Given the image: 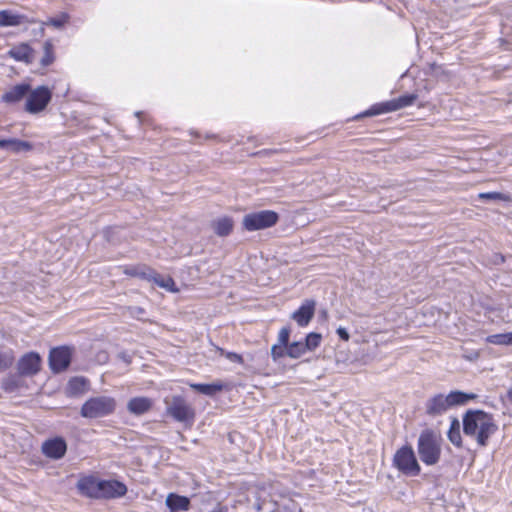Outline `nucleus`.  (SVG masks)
<instances>
[{
  "label": "nucleus",
  "instance_id": "nucleus-1",
  "mask_svg": "<svg viewBox=\"0 0 512 512\" xmlns=\"http://www.w3.org/2000/svg\"><path fill=\"white\" fill-rule=\"evenodd\" d=\"M462 422L464 434L474 438L480 447H486L489 438L498 430L493 415L483 410H467Z\"/></svg>",
  "mask_w": 512,
  "mask_h": 512
},
{
  "label": "nucleus",
  "instance_id": "nucleus-2",
  "mask_svg": "<svg viewBox=\"0 0 512 512\" xmlns=\"http://www.w3.org/2000/svg\"><path fill=\"white\" fill-rule=\"evenodd\" d=\"M477 398L474 393H466L460 390L451 391L444 395L437 393L429 397L424 404L425 415L435 419L444 415L449 409L467 404Z\"/></svg>",
  "mask_w": 512,
  "mask_h": 512
},
{
  "label": "nucleus",
  "instance_id": "nucleus-3",
  "mask_svg": "<svg viewBox=\"0 0 512 512\" xmlns=\"http://www.w3.org/2000/svg\"><path fill=\"white\" fill-rule=\"evenodd\" d=\"M443 439L432 429L421 431L417 440V452L420 460L428 465H436L441 458Z\"/></svg>",
  "mask_w": 512,
  "mask_h": 512
},
{
  "label": "nucleus",
  "instance_id": "nucleus-4",
  "mask_svg": "<svg viewBox=\"0 0 512 512\" xmlns=\"http://www.w3.org/2000/svg\"><path fill=\"white\" fill-rule=\"evenodd\" d=\"M123 273L130 277H136L141 280L152 282L158 287L164 288L170 292H177L178 289L175 287V282L170 276L163 277L156 270L146 264H137L131 266H125Z\"/></svg>",
  "mask_w": 512,
  "mask_h": 512
},
{
  "label": "nucleus",
  "instance_id": "nucleus-5",
  "mask_svg": "<svg viewBox=\"0 0 512 512\" xmlns=\"http://www.w3.org/2000/svg\"><path fill=\"white\" fill-rule=\"evenodd\" d=\"M116 409V401L109 396H97L88 399L81 407L80 414L84 418L95 419L108 416Z\"/></svg>",
  "mask_w": 512,
  "mask_h": 512
},
{
  "label": "nucleus",
  "instance_id": "nucleus-6",
  "mask_svg": "<svg viewBox=\"0 0 512 512\" xmlns=\"http://www.w3.org/2000/svg\"><path fill=\"white\" fill-rule=\"evenodd\" d=\"M166 414L177 422L192 423L195 419L194 408L181 395H173L164 399Z\"/></svg>",
  "mask_w": 512,
  "mask_h": 512
},
{
  "label": "nucleus",
  "instance_id": "nucleus-7",
  "mask_svg": "<svg viewBox=\"0 0 512 512\" xmlns=\"http://www.w3.org/2000/svg\"><path fill=\"white\" fill-rule=\"evenodd\" d=\"M393 465L406 476H418L421 472V467L410 445H404L396 451L393 457Z\"/></svg>",
  "mask_w": 512,
  "mask_h": 512
},
{
  "label": "nucleus",
  "instance_id": "nucleus-8",
  "mask_svg": "<svg viewBox=\"0 0 512 512\" xmlns=\"http://www.w3.org/2000/svg\"><path fill=\"white\" fill-rule=\"evenodd\" d=\"M279 220V215L272 210H261L244 215L243 228L247 231H257L270 228Z\"/></svg>",
  "mask_w": 512,
  "mask_h": 512
},
{
  "label": "nucleus",
  "instance_id": "nucleus-9",
  "mask_svg": "<svg viewBox=\"0 0 512 512\" xmlns=\"http://www.w3.org/2000/svg\"><path fill=\"white\" fill-rule=\"evenodd\" d=\"M52 93L46 86H39L34 90L30 89L26 97L25 110L31 114L43 111L49 104Z\"/></svg>",
  "mask_w": 512,
  "mask_h": 512
},
{
  "label": "nucleus",
  "instance_id": "nucleus-10",
  "mask_svg": "<svg viewBox=\"0 0 512 512\" xmlns=\"http://www.w3.org/2000/svg\"><path fill=\"white\" fill-rule=\"evenodd\" d=\"M416 94H406L398 98L372 106L365 115L373 116L393 112L412 105L417 100Z\"/></svg>",
  "mask_w": 512,
  "mask_h": 512
},
{
  "label": "nucleus",
  "instance_id": "nucleus-11",
  "mask_svg": "<svg viewBox=\"0 0 512 512\" xmlns=\"http://www.w3.org/2000/svg\"><path fill=\"white\" fill-rule=\"evenodd\" d=\"M71 363V351L67 347L53 348L49 353V366L54 373L66 370Z\"/></svg>",
  "mask_w": 512,
  "mask_h": 512
},
{
  "label": "nucleus",
  "instance_id": "nucleus-12",
  "mask_svg": "<svg viewBox=\"0 0 512 512\" xmlns=\"http://www.w3.org/2000/svg\"><path fill=\"white\" fill-rule=\"evenodd\" d=\"M41 358L35 352L24 354L17 363L18 373L21 376H34L40 371Z\"/></svg>",
  "mask_w": 512,
  "mask_h": 512
},
{
  "label": "nucleus",
  "instance_id": "nucleus-13",
  "mask_svg": "<svg viewBox=\"0 0 512 512\" xmlns=\"http://www.w3.org/2000/svg\"><path fill=\"white\" fill-rule=\"evenodd\" d=\"M316 301L313 299H305L301 306L293 312L291 318L300 327L307 326L313 319L315 314Z\"/></svg>",
  "mask_w": 512,
  "mask_h": 512
},
{
  "label": "nucleus",
  "instance_id": "nucleus-14",
  "mask_svg": "<svg viewBox=\"0 0 512 512\" xmlns=\"http://www.w3.org/2000/svg\"><path fill=\"white\" fill-rule=\"evenodd\" d=\"M100 486L99 498H117L127 493L126 485L117 480H101Z\"/></svg>",
  "mask_w": 512,
  "mask_h": 512
},
{
  "label": "nucleus",
  "instance_id": "nucleus-15",
  "mask_svg": "<svg viewBox=\"0 0 512 512\" xmlns=\"http://www.w3.org/2000/svg\"><path fill=\"white\" fill-rule=\"evenodd\" d=\"M67 450V444L63 438L56 437L46 440L42 445V452L49 458L60 459Z\"/></svg>",
  "mask_w": 512,
  "mask_h": 512
},
{
  "label": "nucleus",
  "instance_id": "nucleus-16",
  "mask_svg": "<svg viewBox=\"0 0 512 512\" xmlns=\"http://www.w3.org/2000/svg\"><path fill=\"white\" fill-rule=\"evenodd\" d=\"M8 55L16 61L31 64L35 60V50L28 43H20L13 46Z\"/></svg>",
  "mask_w": 512,
  "mask_h": 512
},
{
  "label": "nucleus",
  "instance_id": "nucleus-17",
  "mask_svg": "<svg viewBox=\"0 0 512 512\" xmlns=\"http://www.w3.org/2000/svg\"><path fill=\"white\" fill-rule=\"evenodd\" d=\"M29 92L30 85L26 83H21L13 86L11 89L6 91L2 95L1 99L5 103L15 104L20 102L22 99L26 98Z\"/></svg>",
  "mask_w": 512,
  "mask_h": 512
},
{
  "label": "nucleus",
  "instance_id": "nucleus-18",
  "mask_svg": "<svg viewBox=\"0 0 512 512\" xmlns=\"http://www.w3.org/2000/svg\"><path fill=\"white\" fill-rule=\"evenodd\" d=\"M37 21L34 19H29L27 16L23 14L13 13L10 10H2L0 11V26L8 27V26H19L26 23H36Z\"/></svg>",
  "mask_w": 512,
  "mask_h": 512
},
{
  "label": "nucleus",
  "instance_id": "nucleus-19",
  "mask_svg": "<svg viewBox=\"0 0 512 512\" xmlns=\"http://www.w3.org/2000/svg\"><path fill=\"white\" fill-rule=\"evenodd\" d=\"M153 406V401L148 397H134L127 403V410L136 416L147 413Z\"/></svg>",
  "mask_w": 512,
  "mask_h": 512
},
{
  "label": "nucleus",
  "instance_id": "nucleus-20",
  "mask_svg": "<svg viewBox=\"0 0 512 512\" xmlns=\"http://www.w3.org/2000/svg\"><path fill=\"white\" fill-rule=\"evenodd\" d=\"M100 481L94 477H86L78 481L77 487L82 494L91 498H99Z\"/></svg>",
  "mask_w": 512,
  "mask_h": 512
},
{
  "label": "nucleus",
  "instance_id": "nucleus-21",
  "mask_svg": "<svg viewBox=\"0 0 512 512\" xmlns=\"http://www.w3.org/2000/svg\"><path fill=\"white\" fill-rule=\"evenodd\" d=\"M166 506L170 512H182L190 509V499L186 496H181L175 493H170L166 497Z\"/></svg>",
  "mask_w": 512,
  "mask_h": 512
},
{
  "label": "nucleus",
  "instance_id": "nucleus-22",
  "mask_svg": "<svg viewBox=\"0 0 512 512\" xmlns=\"http://www.w3.org/2000/svg\"><path fill=\"white\" fill-rule=\"evenodd\" d=\"M0 148L6 149L13 153L27 152L31 151L33 145L28 141H23L19 139H3L0 140Z\"/></svg>",
  "mask_w": 512,
  "mask_h": 512
},
{
  "label": "nucleus",
  "instance_id": "nucleus-23",
  "mask_svg": "<svg viewBox=\"0 0 512 512\" xmlns=\"http://www.w3.org/2000/svg\"><path fill=\"white\" fill-rule=\"evenodd\" d=\"M89 389V381L84 377H73L67 384L68 396H79L84 394Z\"/></svg>",
  "mask_w": 512,
  "mask_h": 512
},
{
  "label": "nucleus",
  "instance_id": "nucleus-24",
  "mask_svg": "<svg viewBox=\"0 0 512 512\" xmlns=\"http://www.w3.org/2000/svg\"><path fill=\"white\" fill-rule=\"evenodd\" d=\"M212 226L218 236L225 237L232 232L234 222L230 217H222L215 220Z\"/></svg>",
  "mask_w": 512,
  "mask_h": 512
},
{
  "label": "nucleus",
  "instance_id": "nucleus-25",
  "mask_svg": "<svg viewBox=\"0 0 512 512\" xmlns=\"http://www.w3.org/2000/svg\"><path fill=\"white\" fill-rule=\"evenodd\" d=\"M449 441L456 447L462 446V437L460 433V422L457 418H453L447 433Z\"/></svg>",
  "mask_w": 512,
  "mask_h": 512
},
{
  "label": "nucleus",
  "instance_id": "nucleus-26",
  "mask_svg": "<svg viewBox=\"0 0 512 512\" xmlns=\"http://www.w3.org/2000/svg\"><path fill=\"white\" fill-rule=\"evenodd\" d=\"M190 386L195 391H197L201 394H204V395H208V396H213L214 394H216L217 392L222 390L221 384L194 383V384H191Z\"/></svg>",
  "mask_w": 512,
  "mask_h": 512
},
{
  "label": "nucleus",
  "instance_id": "nucleus-27",
  "mask_svg": "<svg viewBox=\"0 0 512 512\" xmlns=\"http://www.w3.org/2000/svg\"><path fill=\"white\" fill-rule=\"evenodd\" d=\"M43 57L40 60L42 67H47L54 62V46L51 40H46L43 44Z\"/></svg>",
  "mask_w": 512,
  "mask_h": 512
},
{
  "label": "nucleus",
  "instance_id": "nucleus-28",
  "mask_svg": "<svg viewBox=\"0 0 512 512\" xmlns=\"http://www.w3.org/2000/svg\"><path fill=\"white\" fill-rule=\"evenodd\" d=\"M307 352L304 342L294 341L287 346V356L292 359H298Z\"/></svg>",
  "mask_w": 512,
  "mask_h": 512
},
{
  "label": "nucleus",
  "instance_id": "nucleus-29",
  "mask_svg": "<svg viewBox=\"0 0 512 512\" xmlns=\"http://www.w3.org/2000/svg\"><path fill=\"white\" fill-rule=\"evenodd\" d=\"M486 340L494 345H512V332L489 335Z\"/></svg>",
  "mask_w": 512,
  "mask_h": 512
},
{
  "label": "nucleus",
  "instance_id": "nucleus-30",
  "mask_svg": "<svg viewBox=\"0 0 512 512\" xmlns=\"http://www.w3.org/2000/svg\"><path fill=\"white\" fill-rule=\"evenodd\" d=\"M69 20V16L66 13H62L58 17L55 18H49L47 21L42 22V26L40 28L41 33H44V26H53L54 28L60 29L62 28Z\"/></svg>",
  "mask_w": 512,
  "mask_h": 512
},
{
  "label": "nucleus",
  "instance_id": "nucleus-31",
  "mask_svg": "<svg viewBox=\"0 0 512 512\" xmlns=\"http://www.w3.org/2000/svg\"><path fill=\"white\" fill-rule=\"evenodd\" d=\"M321 341L322 335L320 333L311 332L306 335L304 346L306 347L307 351H313L320 346Z\"/></svg>",
  "mask_w": 512,
  "mask_h": 512
},
{
  "label": "nucleus",
  "instance_id": "nucleus-32",
  "mask_svg": "<svg viewBox=\"0 0 512 512\" xmlns=\"http://www.w3.org/2000/svg\"><path fill=\"white\" fill-rule=\"evenodd\" d=\"M14 360L15 357L12 350L0 352V372L5 371L12 366Z\"/></svg>",
  "mask_w": 512,
  "mask_h": 512
},
{
  "label": "nucleus",
  "instance_id": "nucleus-33",
  "mask_svg": "<svg viewBox=\"0 0 512 512\" xmlns=\"http://www.w3.org/2000/svg\"><path fill=\"white\" fill-rule=\"evenodd\" d=\"M215 349L220 354V356L225 357L226 359L233 363L243 364L244 362L243 357L240 354H237L235 352H227L223 348H220L218 346H215Z\"/></svg>",
  "mask_w": 512,
  "mask_h": 512
},
{
  "label": "nucleus",
  "instance_id": "nucleus-34",
  "mask_svg": "<svg viewBox=\"0 0 512 512\" xmlns=\"http://www.w3.org/2000/svg\"><path fill=\"white\" fill-rule=\"evenodd\" d=\"M284 356H287V347L286 346L277 343L271 347V357L274 361H277L278 359H280Z\"/></svg>",
  "mask_w": 512,
  "mask_h": 512
},
{
  "label": "nucleus",
  "instance_id": "nucleus-35",
  "mask_svg": "<svg viewBox=\"0 0 512 512\" xmlns=\"http://www.w3.org/2000/svg\"><path fill=\"white\" fill-rule=\"evenodd\" d=\"M478 198L481 200H487V201L505 200L504 194H502L500 192L480 193L478 195Z\"/></svg>",
  "mask_w": 512,
  "mask_h": 512
},
{
  "label": "nucleus",
  "instance_id": "nucleus-36",
  "mask_svg": "<svg viewBox=\"0 0 512 512\" xmlns=\"http://www.w3.org/2000/svg\"><path fill=\"white\" fill-rule=\"evenodd\" d=\"M290 333H291L290 327L281 328V330L279 331V334H278V343L287 347L290 344L289 343Z\"/></svg>",
  "mask_w": 512,
  "mask_h": 512
},
{
  "label": "nucleus",
  "instance_id": "nucleus-37",
  "mask_svg": "<svg viewBox=\"0 0 512 512\" xmlns=\"http://www.w3.org/2000/svg\"><path fill=\"white\" fill-rule=\"evenodd\" d=\"M337 334L344 341H348L349 338H350V335H349L348 331L345 328H343V327H339L337 329Z\"/></svg>",
  "mask_w": 512,
  "mask_h": 512
},
{
  "label": "nucleus",
  "instance_id": "nucleus-38",
  "mask_svg": "<svg viewBox=\"0 0 512 512\" xmlns=\"http://www.w3.org/2000/svg\"><path fill=\"white\" fill-rule=\"evenodd\" d=\"M4 385H5V389L9 390V391H12L17 387V383L15 382L14 379H7L4 383Z\"/></svg>",
  "mask_w": 512,
  "mask_h": 512
},
{
  "label": "nucleus",
  "instance_id": "nucleus-39",
  "mask_svg": "<svg viewBox=\"0 0 512 512\" xmlns=\"http://www.w3.org/2000/svg\"><path fill=\"white\" fill-rule=\"evenodd\" d=\"M118 358H120L125 363L129 364L131 362V357L126 352H121L118 354Z\"/></svg>",
  "mask_w": 512,
  "mask_h": 512
},
{
  "label": "nucleus",
  "instance_id": "nucleus-40",
  "mask_svg": "<svg viewBox=\"0 0 512 512\" xmlns=\"http://www.w3.org/2000/svg\"><path fill=\"white\" fill-rule=\"evenodd\" d=\"M497 260L495 261L496 263H499V262H504V256L502 255H497Z\"/></svg>",
  "mask_w": 512,
  "mask_h": 512
},
{
  "label": "nucleus",
  "instance_id": "nucleus-41",
  "mask_svg": "<svg viewBox=\"0 0 512 512\" xmlns=\"http://www.w3.org/2000/svg\"><path fill=\"white\" fill-rule=\"evenodd\" d=\"M508 396H509L510 398H512V389H510V390L508 391Z\"/></svg>",
  "mask_w": 512,
  "mask_h": 512
},
{
  "label": "nucleus",
  "instance_id": "nucleus-42",
  "mask_svg": "<svg viewBox=\"0 0 512 512\" xmlns=\"http://www.w3.org/2000/svg\"><path fill=\"white\" fill-rule=\"evenodd\" d=\"M141 115V112H136V116L139 117Z\"/></svg>",
  "mask_w": 512,
  "mask_h": 512
}]
</instances>
